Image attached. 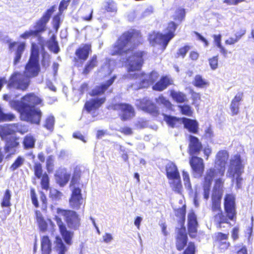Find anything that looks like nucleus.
Returning <instances> with one entry per match:
<instances>
[{
    "label": "nucleus",
    "instance_id": "f257e3e1",
    "mask_svg": "<svg viewBox=\"0 0 254 254\" xmlns=\"http://www.w3.org/2000/svg\"><path fill=\"white\" fill-rule=\"evenodd\" d=\"M141 42L140 33L136 30L131 29L125 32L117 41L112 50V55L121 56L120 61L125 63L129 73L126 75L129 79H138L139 88H146L157 81L159 77L157 72L152 71L149 74L142 73H130L139 70L143 63V52L133 53V49Z\"/></svg>",
    "mask_w": 254,
    "mask_h": 254
},
{
    "label": "nucleus",
    "instance_id": "f03ea898",
    "mask_svg": "<svg viewBox=\"0 0 254 254\" xmlns=\"http://www.w3.org/2000/svg\"><path fill=\"white\" fill-rule=\"evenodd\" d=\"M41 102L40 98L33 93H30L23 97L21 101L11 100L9 104L12 108L20 113L21 120L39 125L41 121L42 112L35 106Z\"/></svg>",
    "mask_w": 254,
    "mask_h": 254
},
{
    "label": "nucleus",
    "instance_id": "7ed1b4c3",
    "mask_svg": "<svg viewBox=\"0 0 254 254\" xmlns=\"http://www.w3.org/2000/svg\"><path fill=\"white\" fill-rule=\"evenodd\" d=\"M40 70L39 63L28 62L24 72H14L10 76L8 84L9 88L25 90L30 83V78L38 75Z\"/></svg>",
    "mask_w": 254,
    "mask_h": 254
},
{
    "label": "nucleus",
    "instance_id": "20e7f679",
    "mask_svg": "<svg viewBox=\"0 0 254 254\" xmlns=\"http://www.w3.org/2000/svg\"><path fill=\"white\" fill-rule=\"evenodd\" d=\"M177 27V25L172 21L168 23L166 34H163L155 32L150 34L149 35L150 43L153 46L158 45L162 48L163 50H164L170 41L174 37V32Z\"/></svg>",
    "mask_w": 254,
    "mask_h": 254
},
{
    "label": "nucleus",
    "instance_id": "39448f33",
    "mask_svg": "<svg viewBox=\"0 0 254 254\" xmlns=\"http://www.w3.org/2000/svg\"><path fill=\"white\" fill-rule=\"evenodd\" d=\"M14 132L13 127L11 125H6L4 126H0V136L2 139L6 140V143L4 147L5 153H8L6 156V159H8L10 155L14 154L16 151V148L19 145L18 139L14 136L8 135L12 134Z\"/></svg>",
    "mask_w": 254,
    "mask_h": 254
},
{
    "label": "nucleus",
    "instance_id": "423d86ee",
    "mask_svg": "<svg viewBox=\"0 0 254 254\" xmlns=\"http://www.w3.org/2000/svg\"><path fill=\"white\" fill-rule=\"evenodd\" d=\"M211 211L213 216L214 221L217 227L222 228L223 223L228 224V219L223 213L221 208V196L217 193L212 194Z\"/></svg>",
    "mask_w": 254,
    "mask_h": 254
},
{
    "label": "nucleus",
    "instance_id": "0eeeda50",
    "mask_svg": "<svg viewBox=\"0 0 254 254\" xmlns=\"http://www.w3.org/2000/svg\"><path fill=\"white\" fill-rule=\"evenodd\" d=\"M57 212L64 217L69 228L74 230L79 229L80 226V218L76 212L71 210H64L58 208Z\"/></svg>",
    "mask_w": 254,
    "mask_h": 254
},
{
    "label": "nucleus",
    "instance_id": "6e6552de",
    "mask_svg": "<svg viewBox=\"0 0 254 254\" xmlns=\"http://www.w3.org/2000/svg\"><path fill=\"white\" fill-rule=\"evenodd\" d=\"M54 11L55 6H53L49 9H47L44 13L42 17L36 22L33 27L34 29L32 30L35 34V37L40 36L42 33L46 30L47 24L50 20Z\"/></svg>",
    "mask_w": 254,
    "mask_h": 254
},
{
    "label": "nucleus",
    "instance_id": "1a4fd4ad",
    "mask_svg": "<svg viewBox=\"0 0 254 254\" xmlns=\"http://www.w3.org/2000/svg\"><path fill=\"white\" fill-rule=\"evenodd\" d=\"M244 171V165L242 163L240 155H235L230 160V164L228 171L229 176L234 181L235 175H242Z\"/></svg>",
    "mask_w": 254,
    "mask_h": 254
},
{
    "label": "nucleus",
    "instance_id": "9d476101",
    "mask_svg": "<svg viewBox=\"0 0 254 254\" xmlns=\"http://www.w3.org/2000/svg\"><path fill=\"white\" fill-rule=\"evenodd\" d=\"M224 210L225 215L229 220L236 221L237 211L235 196L232 194H227L224 198Z\"/></svg>",
    "mask_w": 254,
    "mask_h": 254
},
{
    "label": "nucleus",
    "instance_id": "9b49d317",
    "mask_svg": "<svg viewBox=\"0 0 254 254\" xmlns=\"http://www.w3.org/2000/svg\"><path fill=\"white\" fill-rule=\"evenodd\" d=\"M228 158V154L226 151L222 150L218 152L216 155L214 168H210L215 171V176L217 177L224 175L225 171V165Z\"/></svg>",
    "mask_w": 254,
    "mask_h": 254
},
{
    "label": "nucleus",
    "instance_id": "f8f14e48",
    "mask_svg": "<svg viewBox=\"0 0 254 254\" xmlns=\"http://www.w3.org/2000/svg\"><path fill=\"white\" fill-rule=\"evenodd\" d=\"M8 50L10 53H14L13 64H18L21 59L22 56L25 49L26 44L24 42L18 43L17 42H11L8 40Z\"/></svg>",
    "mask_w": 254,
    "mask_h": 254
},
{
    "label": "nucleus",
    "instance_id": "ddd939ff",
    "mask_svg": "<svg viewBox=\"0 0 254 254\" xmlns=\"http://www.w3.org/2000/svg\"><path fill=\"white\" fill-rule=\"evenodd\" d=\"M109 108L115 111H121L122 113L120 116L123 121L127 120L134 115L133 107L128 104H115L110 106Z\"/></svg>",
    "mask_w": 254,
    "mask_h": 254
},
{
    "label": "nucleus",
    "instance_id": "4468645a",
    "mask_svg": "<svg viewBox=\"0 0 254 254\" xmlns=\"http://www.w3.org/2000/svg\"><path fill=\"white\" fill-rule=\"evenodd\" d=\"M190 163L195 178L200 177L204 171V165L203 159L200 157L191 155Z\"/></svg>",
    "mask_w": 254,
    "mask_h": 254
},
{
    "label": "nucleus",
    "instance_id": "2eb2a0df",
    "mask_svg": "<svg viewBox=\"0 0 254 254\" xmlns=\"http://www.w3.org/2000/svg\"><path fill=\"white\" fill-rule=\"evenodd\" d=\"M82 201L81 189L78 187H73L69 200L70 207L73 209L78 210L80 208Z\"/></svg>",
    "mask_w": 254,
    "mask_h": 254
},
{
    "label": "nucleus",
    "instance_id": "dca6fc26",
    "mask_svg": "<svg viewBox=\"0 0 254 254\" xmlns=\"http://www.w3.org/2000/svg\"><path fill=\"white\" fill-rule=\"evenodd\" d=\"M215 172L212 169H209L207 171L206 176L204 178V182L203 186V197L205 200L209 198L210 188L213 179L217 176H215Z\"/></svg>",
    "mask_w": 254,
    "mask_h": 254
},
{
    "label": "nucleus",
    "instance_id": "f3484780",
    "mask_svg": "<svg viewBox=\"0 0 254 254\" xmlns=\"http://www.w3.org/2000/svg\"><path fill=\"white\" fill-rule=\"evenodd\" d=\"M176 231L177 233L176 237V247L178 250L182 251L184 249L188 243V236L186 227H177Z\"/></svg>",
    "mask_w": 254,
    "mask_h": 254
},
{
    "label": "nucleus",
    "instance_id": "a211bd4d",
    "mask_svg": "<svg viewBox=\"0 0 254 254\" xmlns=\"http://www.w3.org/2000/svg\"><path fill=\"white\" fill-rule=\"evenodd\" d=\"M70 178V173L67 172L65 168H60L55 174L56 182L61 187H64L67 184Z\"/></svg>",
    "mask_w": 254,
    "mask_h": 254
},
{
    "label": "nucleus",
    "instance_id": "6ab92c4d",
    "mask_svg": "<svg viewBox=\"0 0 254 254\" xmlns=\"http://www.w3.org/2000/svg\"><path fill=\"white\" fill-rule=\"evenodd\" d=\"M188 232L190 237L194 238L197 232L198 222L194 212L192 211L188 215Z\"/></svg>",
    "mask_w": 254,
    "mask_h": 254
},
{
    "label": "nucleus",
    "instance_id": "aec40b11",
    "mask_svg": "<svg viewBox=\"0 0 254 254\" xmlns=\"http://www.w3.org/2000/svg\"><path fill=\"white\" fill-rule=\"evenodd\" d=\"M140 108L143 111L150 113L153 116L158 114V111L156 105L149 99L145 98L140 102Z\"/></svg>",
    "mask_w": 254,
    "mask_h": 254
},
{
    "label": "nucleus",
    "instance_id": "412c9836",
    "mask_svg": "<svg viewBox=\"0 0 254 254\" xmlns=\"http://www.w3.org/2000/svg\"><path fill=\"white\" fill-rule=\"evenodd\" d=\"M189 148L190 154L193 155L199 153L202 148V145L197 137L189 135Z\"/></svg>",
    "mask_w": 254,
    "mask_h": 254
},
{
    "label": "nucleus",
    "instance_id": "4be33fe9",
    "mask_svg": "<svg viewBox=\"0 0 254 254\" xmlns=\"http://www.w3.org/2000/svg\"><path fill=\"white\" fill-rule=\"evenodd\" d=\"M116 78V76H114L105 83H102L99 86H96L92 90L90 94V95L95 96L102 95L113 83Z\"/></svg>",
    "mask_w": 254,
    "mask_h": 254
},
{
    "label": "nucleus",
    "instance_id": "5701e85b",
    "mask_svg": "<svg viewBox=\"0 0 254 254\" xmlns=\"http://www.w3.org/2000/svg\"><path fill=\"white\" fill-rule=\"evenodd\" d=\"M105 97L97 98L86 102L84 108L87 112L90 113L92 110L99 108L105 101Z\"/></svg>",
    "mask_w": 254,
    "mask_h": 254
},
{
    "label": "nucleus",
    "instance_id": "b1692460",
    "mask_svg": "<svg viewBox=\"0 0 254 254\" xmlns=\"http://www.w3.org/2000/svg\"><path fill=\"white\" fill-rule=\"evenodd\" d=\"M90 52H91V45L84 44L76 50L75 54L78 60L85 61L88 58Z\"/></svg>",
    "mask_w": 254,
    "mask_h": 254
},
{
    "label": "nucleus",
    "instance_id": "393cba45",
    "mask_svg": "<svg viewBox=\"0 0 254 254\" xmlns=\"http://www.w3.org/2000/svg\"><path fill=\"white\" fill-rule=\"evenodd\" d=\"M181 120L185 128L187 129L189 132L192 133H197L198 123L196 120L187 118H183Z\"/></svg>",
    "mask_w": 254,
    "mask_h": 254
},
{
    "label": "nucleus",
    "instance_id": "a878e982",
    "mask_svg": "<svg viewBox=\"0 0 254 254\" xmlns=\"http://www.w3.org/2000/svg\"><path fill=\"white\" fill-rule=\"evenodd\" d=\"M172 84L171 79L167 76H162L159 81L157 82L152 87L155 91H162Z\"/></svg>",
    "mask_w": 254,
    "mask_h": 254
},
{
    "label": "nucleus",
    "instance_id": "bb28decb",
    "mask_svg": "<svg viewBox=\"0 0 254 254\" xmlns=\"http://www.w3.org/2000/svg\"><path fill=\"white\" fill-rule=\"evenodd\" d=\"M165 169L166 176L169 180L179 177L180 176L177 166L173 162L168 163L166 165Z\"/></svg>",
    "mask_w": 254,
    "mask_h": 254
},
{
    "label": "nucleus",
    "instance_id": "cd10ccee",
    "mask_svg": "<svg viewBox=\"0 0 254 254\" xmlns=\"http://www.w3.org/2000/svg\"><path fill=\"white\" fill-rule=\"evenodd\" d=\"M243 93L239 92L232 100L230 104V110L233 116L236 115L239 112L240 102L242 100Z\"/></svg>",
    "mask_w": 254,
    "mask_h": 254
},
{
    "label": "nucleus",
    "instance_id": "c85d7f7f",
    "mask_svg": "<svg viewBox=\"0 0 254 254\" xmlns=\"http://www.w3.org/2000/svg\"><path fill=\"white\" fill-rule=\"evenodd\" d=\"M169 184L172 190L178 193H181L182 190V185L180 176L179 177L169 180Z\"/></svg>",
    "mask_w": 254,
    "mask_h": 254
},
{
    "label": "nucleus",
    "instance_id": "c756f323",
    "mask_svg": "<svg viewBox=\"0 0 254 254\" xmlns=\"http://www.w3.org/2000/svg\"><path fill=\"white\" fill-rule=\"evenodd\" d=\"M47 47L49 50L55 54H57L60 51V48L58 42L56 40V36L53 35L50 39L47 42Z\"/></svg>",
    "mask_w": 254,
    "mask_h": 254
},
{
    "label": "nucleus",
    "instance_id": "7c9ffc66",
    "mask_svg": "<svg viewBox=\"0 0 254 254\" xmlns=\"http://www.w3.org/2000/svg\"><path fill=\"white\" fill-rule=\"evenodd\" d=\"M186 205L183 206L176 210L175 215L177 217H179L180 219L178 223L180 225V228L185 227L184 223L186 220Z\"/></svg>",
    "mask_w": 254,
    "mask_h": 254
},
{
    "label": "nucleus",
    "instance_id": "2f4dec72",
    "mask_svg": "<svg viewBox=\"0 0 254 254\" xmlns=\"http://www.w3.org/2000/svg\"><path fill=\"white\" fill-rule=\"evenodd\" d=\"M55 250L58 254H65L67 248L64 243L62 239L59 237H56Z\"/></svg>",
    "mask_w": 254,
    "mask_h": 254
},
{
    "label": "nucleus",
    "instance_id": "473e14b6",
    "mask_svg": "<svg viewBox=\"0 0 254 254\" xmlns=\"http://www.w3.org/2000/svg\"><path fill=\"white\" fill-rule=\"evenodd\" d=\"M41 250L43 254H50L51 252V243L47 236L43 237L41 240Z\"/></svg>",
    "mask_w": 254,
    "mask_h": 254
},
{
    "label": "nucleus",
    "instance_id": "72a5a7b5",
    "mask_svg": "<svg viewBox=\"0 0 254 254\" xmlns=\"http://www.w3.org/2000/svg\"><path fill=\"white\" fill-rule=\"evenodd\" d=\"M182 176L185 188L188 191L190 195L192 194L193 193V190L191 187L190 176L188 172L183 170L182 172Z\"/></svg>",
    "mask_w": 254,
    "mask_h": 254
},
{
    "label": "nucleus",
    "instance_id": "f704fd0d",
    "mask_svg": "<svg viewBox=\"0 0 254 254\" xmlns=\"http://www.w3.org/2000/svg\"><path fill=\"white\" fill-rule=\"evenodd\" d=\"M97 56L94 55L90 60H89L85 66L83 70L84 74H88L92 69L97 65Z\"/></svg>",
    "mask_w": 254,
    "mask_h": 254
},
{
    "label": "nucleus",
    "instance_id": "c9c22d12",
    "mask_svg": "<svg viewBox=\"0 0 254 254\" xmlns=\"http://www.w3.org/2000/svg\"><path fill=\"white\" fill-rule=\"evenodd\" d=\"M171 96L177 103H184L187 100L186 95L181 92H177L175 90H171Z\"/></svg>",
    "mask_w": 254,
    "mask_h": 254
},
{
    "label": "nucleus",
    "instance_id": "e433bc0d",
    "mask_svg": "<svg viewBox=\"0 0 254 254\" xmlns=\"http://www.w3.org/2000/svg\"><path fill=\"white\" fill-rule=\"evenodd\" d=\"M11 197V191L7 189L2 197V201L1 202V206L4 207H10L11 205L10 202Z\"/></svg>",
    "mask_w": 254,
    "mask_h": 254
},
{
    "label": "nucleus",
    "instance_id": "4c0bfd02",
    "mask_svg": "<svg viewBox=\"0 0 254 254\" xmlns=\"http://www.w3.org/2000/svg\"><path fill=\"white\" fill-rule=\"evenodd\" d=\"M35 139L31 135H27L25 136L23 144L25 149H28L32 148L35 146Z\"/></svg>",
    "mask_w": 254,
    "mask_h": 254
},
{
    "label": "nucleus",
    "instance_id": "58836bf2",
    "mask_svg": "<svg viewBox=\"0 0 254 254\" xmlns=\"http://www.w3.org/2000/svg\"><path fill=\"white\" fill-rule=\"evenodd\" d=\"M60 232L65 243L67 245H71L73 232L67 230L66 228L61 231Z\"/></svg>",
    "mask_w": 254,
    "mask_h": 254
},
{
    "label": "nucleus",
    "instance_id": "ea45409f",
    "mask_svg": "<svg viewBox=\"0 0 254 254\" xmlns=\"http://www.w3.org/2000/svg\"><path fill=\"white\" fill-rule=\"evenodd\" d=\"M156 102L159 105H162L168 110H171L172 105L170 101L165 98L163 95H160L156 98Z\"/></svg>",
    "mask_w": 254,
    "mask_h": 254
},
{
    "label": "nucleus",
    "instance_id": "a19ab883",
    "mask_svg": "<svg viewBox=\"0 0 254 254\" xmlns=\"http://www.w3.org/2000/svg\"><path fill=\"white\" fill-rule=\"evenodd\" d=\"M164 119L166 123L171 127H176L177 123H180L182 122V118L179 119L175 117H173L171 116H168L165 115L164 116Z\"/></svg>",
    "mask_w": 254,
    "mask_h": 254
},
{
    "label": "nucleus",
    "instance_id": "79ce46f5",
    "mask_svg": "<svg viewBox=\"0 0 254 254\" xmlns=\"http://www.w3.org/2000/svg\"><path fill=\"white\" fill-rule=\"evenodd\" d=\"M25 159L22 156H18L14 161L13 164L9 167L11 171L13 172L17 169L18 168L22 166L24 162Z\"/></svg>",
    "mask_w": 254,
    "mask_h": 254
},
{
    "label": "nucleus",
    "instance_id": "37998d69",
    "mask_svg": "<svg viewBox=\"0 0 254 254\" xmlns=\"http://www.w3.org/2000/svg\"><path fill=\"white\" fill-rule=\"evenodd\" d=\"M15 118V115L12 113H4L2 109L0 106V122L1 121H13Z\"/></svg>",
    "mask_w": 254,
    "mask_h": 254
},
{
    "label": "nucleus",
    "instance_id": "c03bdc74",
    "mask_svg": "<svg viewBox=\"0 0 254 254\" xmlns=\"http://www.w3.org/2000/svg\"><path fill=\"white\" fill-rule=\"evenodd\" d=\"M223 186V181L222 179L219 178L215 181V185L213 188V193H218L221 196V191Z\"/></svg>",
    "mask_w": 254,
    "mask_h": 254
},
{
    "label": "nucleus",
    "instance_id": "a18cd8bd",
    "mask_svg": "<svg viewBox=\"0 0 254 254\" xmlns=\"http://www.w3.org/2000/svg\"><path fill=\"white\" fill-rule=\"evenodd\" d=\"M55 124V118L53 116H49L46 120L45 123L44 125L49 130L52 131L54 129V126Z\"/></svg>",
    "mask_w": 254,
    "mask_h": 254
},
{
    "label": "nucleus",
    "instance_id": "49530a36",
    "mask_svg": "<svg viewBox=\"0 0 254 254\" xmlns=\"http://www.w3.org/2000/svg\"><path fill=\"white\" fill-rule=\"evenodd\" d=\"M50 197L55 200H59L61 199L63 193L60 191L55 189H51L50 190Z\"/></svg>",
    "mask_w": 254,
    "mask_h": 254
},
{
    "label": "nucleus",
    "instance_id": "de8ad7c7",
    "mask_svg": "<svg viewBox=\"0 0 254 254\" xmlns=\"http://www.w3.org/2000/svg\"><path fill=\"white\" fill-rule=\"evenodd\" d=\"M42 188L48 190L49 188V178L47 174L45 173L42 178L41 181Z\"/></svg>",
    "mask_w": 254,
    "mask_h": 254
},
{
    "label": "nucleus",
    "instance_id": "09e8293b",
    "mask_svg": "<svg viewBox=\"0 0 254 254\" xmlns=\"http://www.w3.org/2000/svg\"><path fill=\"white\" fill-rule=\"evenodd\" d=\"M179 108L180 109L182 114L191 116L192 112L191 109V107L188 105H183L179 106Z\"/></svg>",
    "mask_w": 254,
    "mask_h": 254
},
{
    "label": "nucleus",
    "instance_id": "8fccbe9b",
    "mask_svg": "<svg viewBox=\"0 0 254 254\" xmlns=\"http://www.w3.org/2000/svg\"><path fill=\"white\" fill-rule=\"evenodd\" d=\"M80 178V173L77 170H75L73 174L70 182V186H74L79 183Z\"/></svg>",
    "mask_w": 254,
    "mask_h": 254
},
{
    "label": "nucleus",
    "instance_id": "3c124183",
    "mask_svg": "<svg viewBox=\"0 0 254 254\" xmlns=\"http://www.w3.org/2000/svg\"><path fill=\"white\" fill-rule=\"evenodd\" d=\"M209 64L212 70H215L218 67V57L214 56L208 59Z\"/></svg>",
    "mask_w": 254,
    "mask_h": 254
},
{
    "label": "nucleus",
    "instance_id": "603ef678",
    "mask_svg": "<svg viewBox=\"0 0 254 254\" xmlns=\"http://www.w3.org/2000/svg\"><path fill=\"white\" fill-rule=\"evenodd\" d=\"M39 53L38 50H32L29 62L39 63Z\"/></svg>",
    "mask_w": 254,
    "mask_h": 254
},
{
    "label": "nucleus",
    "instance_id": "864d4df0",
    "mask_svg": "<svg viewBox=\"0 0 254 254\" xmlns=\"http://www.w3.org/2000/svg\"><path fill=\"white\" fill-rule=\"evenodd\" d=\"M34 174L35 176L40 179L41 178L42 175V165L40 163H35L34 167Z\"/></svg>",
    "mask_w": 254,
    "mask_h": 254
},
{
    "label": "nucleus",
    "instance_id": "5fc2aeb1",
    "mask_svg": "<svg viewBox=\"0 0 254 254\" xmlns=\"http://www.w3.org/2000/svg\"><path fill=\"white\" fill-rule=\"evenodd\" d=\"M235 251L237 254H248L247 247L243 244L237 245L235 246Z\"/></svg>",
    "mask_w": 254,
    "mask_h": 254
},
{
    "label": "nucleus",
    "instance_id": "6e6d98bb",
    "mask_svg": "<svg viewBox=\"0 0 254 254\" xmlns=\"http://www.w3.org/2000/svg\"><path fill=\"white\" fill-rule=\"evenodd\" d=\"M36 213L37 214V221L38 222L40 230L43 231L46 230L47 227V224L46 222L43 219V218L41 216H38V211H36Z\"/></svg>",
    "mask_w": 254,
    "mask_h": 254
},
{
    "label": "nucleus",
    "instance_id": "4d7b16f0",
    "mask_svg": "<svg viewBox=\"0 0 254 254\" xmlns=\"http://www.w3.org/2000/svg\"><path fill=\"white\" fill-rule=\"evenodd\" d=\"M206 82L203 80L202 76L197 75L194 78V85L196 87H202L206 84Z\"/></svg>",
    "mask_w": 254,
    "mask_h": 254
},
{
    "label": "nucleus",
    "instance_id": "13d9d810",
    "mask_svg": "<svg viewBox=\"0 0 254 254\" xmlns=\"http://www.w3.org/2000/svg\"><path fill=\"white\" fill-rule=\"evenodd\" d=\"M60 14L55 15L53 18V27L56 30H58L60 27L61 18Z\"/></svg>",
    "mask_w": 254,
    "mask_h": 254
},
{
    "label": "nucleus",
    "instance_id": "bf43d9fd",
    "mask_svg": "<svg viewBox=\"0 0 254 254\" xmlns=\"http://www.w3.org/2000/svg\"><path fill=\"white\" fill-rule=\"evenodd\" d=\"M31 197L33 204L36 207L39 206L38 201L36 196V194L34 189H31L30 190Z\"/></svg>",
    "mask_w": 254,
    "mask_h": 254
},
{
    "label": "nucleus",
    "instance_id": "052dcab7",
    "mask_svg": "<svg viewBox=\"0 0 254 254\" xmlns=\"http://www.w3.org/2000/svg\"><path fill=\"white\" fill-rule=\"evenodd\" d=\"M70 1V0H62L61 1L59 7V11L61 13L67 8Z\"/></svg>",
    "mask_w": 254,
    "mask_h": 254
},
{
    "label": "nucleus",
    "instance_id": "680f3d73",
    "mask_svg": "<svg viewBox=\"0 0 254 254\" xmlns=\"http://www.w3.org/2000/svg\"><path fill=\"white\" fill-rule=\"evenodd\" d=\"M54 166V159L52 156H49L46 160V166L48 171L53 169Z\"/></svg>",
    "mask_w": 254,
    "mask_h": 254
},
{
    "label": "nucleus",
    "instance_id": "e2e57ef3",
    "mask_svg": "<svg viewBox=\"0 0 254 254\" xmlns=\"http://www.w3.org/2000/svg\"><path fill=\"white\" fill-rule=\"evenodd\" d=\"M189 49L190 47L188 46H185L180 48L177 52L178 56H181L184 58Z\"/></svg>",
    "mask_w": 254,
    "mask_h": 254
},
{
    "label": "nucleus",
    "instance_id": "0e129e2a",
    "mask_svg": "<svg viewBox=\"0 0 254 254\" xmlns=\"http://www.w3.org/2000/svg\"><path fill=\"white\" fill-rule=\"evenodd\" d=\"M195 247L193 243H190L187 249L184 251L183 254H194Z\"/></svg>",
    "mask_w": 254,
    "mask_h": 254
},
{
    "label": "nucleus",
    "instance_id": "69168bd1",
    "mask_svg": "<svg viewBox=\"0 0 254 254\" xmlns=\"http://www.w3.org/2000/svg\"><path fill=\"white\" fill-rule=\"evenodd\" d=\"M31 36H35V34L32 30L25 31L24 33L22 34L20 37L22 39H26Z\"/></svg>",
    "mask_w": 254,
    "mask_h": 254
},
{
    "label": "nucleus",
    "instance_id": "338daca9",
    "mask_svg": "<svg viewBox=\"0 0 254 254\" xmlns=\"http://www.w3.org/2000/svg\"><path fill=\"white\" fill-rule=\"evenodd\" d=\"M120 131L127 135H131L132 134V129L131 128L129 127H121L120 129Z\"/></svg>",
    "mask_w": 254,
    "mask_h": 254
},
{
    "label": "nucleus",
    "instance_id": "774afa93",
    "mask_svg": "<svg viewBox=\"0 0 254 254\" xmlns=\"http://www.w3.org/2000/svg\"><path fill=\"white\" fill-rule=\"evenodd\" d=\"M106 9L107 11L114 12L116 11L117 7L115 4L113 2L108 3L107 6L106 7Z\"/></svg>",
    "mask_w": 254,
    "mask_h": 254
}]
</instances>
